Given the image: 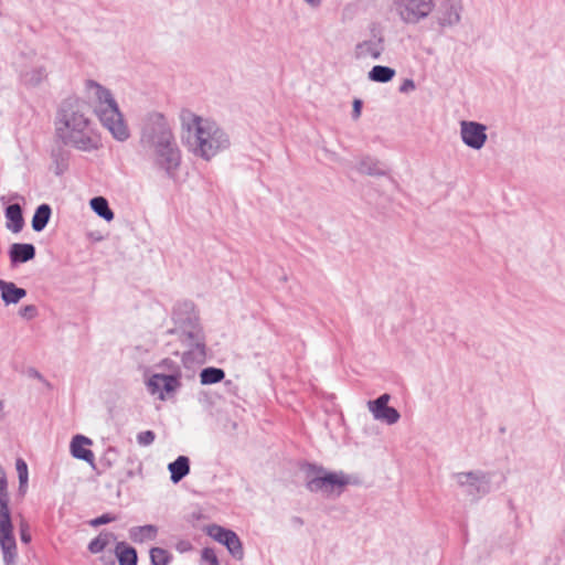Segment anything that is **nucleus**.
Masks as SVG:
<instances>
[{
  "instance_id": "1",
  "label": "nucleus",
  "mask_w": 565,
  "mask_h": 565,
  "mask_svg": "<svg viewBox=\"0 0 565 565\" xmlns=\"http://www.w3.org/2000/svg\"><path fill=\"white\" fill-rule=\"evenodd\" d=\"M140 145L154 166L170 178L175 177L177 146L172 124L161 113L147 114L140 126Z\"/></svg>"
},
{
  "instance_id": "2",
  "label": "nucleus",
  "mask_w": 565,
  "mask_h": 565,
  "mask_svg": "<svg viewBox=\"0 0 565 565\" xmlns=\"http://www.w3.org/2000/svg\"><path fill=\"white\" fill-rule=\"evenodd\" d=\"M181 139L195 157L210 161L231 145L228 135L213 120L203 118L189 109L179 114Z\"/></svg>"
},
{
  "instance_id": "3",
  "label": "nucleus",
  "mask_w": 565,
  "mask_h": 565,
  "mask_svg": "<svg viewBox=\"0 0 565 565\" xmlns=\"http://www.w3.org/2000/svg\"><path fill=\"white\" fill-rule=\"evenodd\" d=\"M57 138L66 146L81 151H93L99 147V138L85 107L78 102L63 104L55 122Z\"/></svg>"
},
{
  "instance_id": "4",
  "label": "nucleus",
  "mask_w": 565,
  "mask_h": 565,
  "mask_svg": "<svg viewBox=\"0 0 565 565\" xmlns=\"http://www.w3.org/2000/svg\"><path fill=\"white\" fill-rule=\"evenodd\" d=\"M179 342L185 348L182 364L186 370H192L191 374H186L190 379L194 369L206 360V339L192 301L179 305Z\"/></svg>"
},
{
  "instance_id": "5",
  "label": "nucleus",
  "mask_w": 565,
  "mask_h": 565,
  "mask_svg": "<svg viewBox=\"0 0 565 565\" xmlns=\"http://www.w3.org/2000/svg\"><path fill=\"white\" fill-rule=\"evenodd\" d=\"M86 90L102 125L116 140L126 141L130 136L129 129L110 90L94 81L86 83Z\"/></svg>"
},
{
  "instance_id": "6",
  "label": "nucleus",
  "mask_w": 565,
  "mask_h": 565,
  "mask_svg": "<svg viewBox=\"0 0 565 565\" xmlns=\"http://www.w3.org/2000/svg\"><path fill=\"white\" fill-rule=\"evenodd\" d=\"M9 502L7 475L3 470H0V547L4 565H15L18 556L17 542L13 534Z\"/></svg>"
},
{
  "instance_id": "7",
  "label": "nucleus",
  "mask_w": 565,
  "mask_h": 565,
  "mask_svg": "<svg viewBox=\"0 0 565 565\" xmlns=\"http://www.w3.org/2000/svg\"><path fill=\"white\" fill-rule=\"evenodd\" d=\"M301 469L305 473V486L310 492L340 495L350 482L343 472H330L316 463L306 462Z\"/></svg>"
},
{
  "instance_id": "8",
  "label": "nucleus",
  "mask_w": 565,
  "mask_h": 565,
  "mask_svg": "<svg viewBox=\"0 0 565 565\" xmlns=\"http://www.w3.org/2000/svg\"><path fill=\"white\" fill-rule=\"evenodd\" d=\"M385 49L386 40L384 28L377 22H372L367 28L366 38L354 45L353 57L356 61H377L381 60Z\"/></svg>"
},
{
  "instance_id": "9",
  "label": "nucleus",
  "mask_w": 565,
  "mask_h": 565,
  "mask_svg": "<svg viewBox=\"0 0 565 565\" xmlns=\"http://www.w3.org/2000/svg\"><path fill=\"white\" fill-rule=\"evenodd\" d=\"M398 19L407 25H416L426 20L435 9V0H392Z\"/></svg>"
},
{
  "instance_id": "10",
  "label": "nucleus",
  "mask_w": 565,
  "mask_h": 565,
  "mask_svg": "<svg viewBox=\"0 0 565 565\" xmlns=\"http://www.w3.org/2000/svg\"><path fill=\"white\" fill-rule=\"evenodd\" d=\"M452 478L472 500L480 499L491 490V478L482 471L456 472Z\"/></svg>"
},
{
  "instance_id": "11",
  "label": "nucleus",
  "mask_w": 565,
  "mask_h": 565,
  "mask_svg": "<svg viewBox=\"0 0 565 565\" xmlns=\"http://www.w3.org/2000/svg\"><path fill=\"white\" fill-rule=\"evenodd\" d=\"M463 12L462 0H438L430 14L440 31L452 29L461 22Z\"/></svg>"
},
{
  "instance_id": "12",
  "label": "nucleus",
  "mask_w": 565,
  "mask_h": 565,
  "mask_svg": "<svg viewBox=\"0 0 565 565\" xmlns=\"http://www.w3.org/2000/svg\"><path fill=\"white\" fill-rule=\"evenodd\" d=\"M205 532L210 537L226 546L228 553L235 559H243V544L239 536L234 531L217 524H211L206 526Z\"/></svg>"
},
{
  "instance_id": "13",
  "label": "nucleus",
  "mask_w": 565,
  "mask_h": 565,
  "mask_svg": "<svg viewBox=\"0 0 565 565\" xmlns=\"http://www.w3.org/2000/svg\"><path fill=\"white\" fill-rule=\"evenodd\" d=\"M460 137L462 142L475 150H480L487 142V126L471 120L460 122Z\"/></svg>"
},
{
  "instance_id": "14",
  "label": "nucleus",
  "mask_w": 565,
  "mask_h": 565,
  "mask_svg": "<svg viewBox=\"0 0 565 565\" xmlns=\"http://www.w3.org/2000/svg\"><path fill=\"white\" fill-rule=\"evenodd\" d=\"M147 388L151 395L161 401L170 398L177 388V376L174 374L156 373L147 381Z\"/></svg>"
},
{
  "instance_id": "15",
  "label": "nucleus",
  "mask_w": 565,
  "mask_h": 565,
  "mask_svg": "<svg viewBox=\"0 0 565 565\" xmlns=\"http://www.w3.org/2000/svg\"><path fill=\"white\" fill-rule=\"evenodd\" d=\"M390 399L391 395L384 393L377 398L369 401L367 407L375 419L393 425L398 422L401 415L396 408L388 406Z\"/></svg>"
},
{
  "instance_id": "16",
  "label": "nucleus",
  "mask_w": 565,
  "mask_h": 565,
  "mask_svg": "<svg viewBox=\"0 0 565 565\" xmlns=\"http://www.w3.org/2000/svg\"><path fill=\"white\" fill-rule=\"evenodd\" d=\"M92 440L83 435H76L72 438L70 450L74 458L81 459L94 466L95 456L86 446H90Z\"/></svg>"
},
{
  "instance_id": "17",
  "label": "nucleus",
  "mask_w": 565,
  "mask_h": 565,
  "mask_svg": "<svg viewBox=\"0 0 565 565\" xmlns=\"http://www.w3.org/2000/svg\"><path fill=\"white\" fill-rule=\"evenodd\" d=\"M356 170L361 174H366L371 177H383L387 174V168L377 159H374L369 156L363 157L359 161Z\"/></svg>"
},
{
  "instance_id": "18",
  "label": "nucleus",
  "mask_w": 565,
  "mask_h": 565,
  "mask_svg": "<svg viewBox=\"0 0 565 565\" xmlns=\"http://www.w3.org/2000/svg\"><path fill=\"white\" fill-rule=\"evenodd\" d=\"M1 299L6 305H15L26 296L23 288L17 287L15 284L0 279Z\"/></svg>"
},
{
  "instance_id": "19",
  "label": "nucleus",
  "mask_w": 565,
  "mask_h": 565,
  "mask_svg": "<svg viewBox=\"0 0 565 565\" xmlns=\"http://www.w3.org/2000/svg\"><path fill=\"white\" fill-rule=\"evenodd\" d=\"M9 256L13 264L25 263L34 258L35 247L32 244L14 243L10 247Z\"/></svg>"
},
{
  "instance_id": "20",
  "label": "nucleus",
  "mask_w": 565,
  "mask_h": 565,
  "mask_svg": "<svg viewBox=\"0 0 565 565\" xmlns=\"http://www.w3.org/2000/svg\"><path fill=\"white\" fill-rule=\"evenodd\" d=\"M6 217L8 220L7 228L13 233H19L24 226L22 209L18 203L11 204L6 209Z\"/></svg>"
},
{
  "instance_id": "21",
  "label": "nucleus",
  "mask_w": 565,
  "mask_h": 565,
  "mask_svg": "<svg viewBox=\"0 0 565 565\" xmlns=\"http://www.w3.org/2000/svg\"><path fill=\"white\" fill-rule=\"evenodd\" d=\"M158 534L154 525L148 524L142 526H134L129 530V539L135 543H145L153 541Z\"/></svg>"
},
{
  "instance_id": "22",
  "label": "nucleus",
  "mask_w": 565,
  "mask_h": 565,
  "mask_svg": "<svg viewBox=\"0 0 565 565\" xmlns=\"http://www.w3.org/2000/svg\"><path fill=\"white\" fill-rule=\"evenodd\" d=\"M395 74V70L390 66L375 65L367 73V77L371 82L388 83L394 78Z\"/></svg>"
},
{
  "instance_id": "23",
  "label": "nucleus",
  "mask_w": 565,
  "mask_h": 565,
  "mask_svg": "<svg viewBox=\"0 0 565 565\" xmlns=\"http://www.w3.org/2000/svg\"><path fill=\"white\" fill-rule=\"evenodd\" d=\"M89 205L92 210L107 222L114 220V212L108 205V201L103 196H95L90 200Z\"/></svg>"
},
{
  "instance_id": "24",
  "label": "nucleus",
  "mask_w": 565,
  "mask_h": 565,
  "mask_svg": "<svg viewBox=\"0 0 565 565\" xmlns=\"http://www.w3.org/2000/svg\"><path fill=\"white\" fill-rule=\"evenodd\" d=\"M225 377L223 369L209 366L201 371L200 381L202 385H211L221 382Z\"/></svg>"
},
{
  "instance_id": "25",
  "label": "nucleus",
  "mask_w": 565,
  "mask_h": 565,
  "mask_svg": "<svg viewBox=\"0 0 565 565\" xmlns=\"http://www.w3.org/2000/svg\"><path fill=\"white\" fill-rule=\"evenodd\" d=\"M116 553L120 565H137V552L134 547L121 542L117 544Z\"/></svg>"
},
{
  "instance_id": "26",
  "label": "nucleus",
  "mask_w": 565,
  "mask_h": 565,
  "mask_svg": "<svg viewBox=\"0 0 565 565\" xmlns=\"http://www.w3.org/2000/svg\"><path fill=\"white\" fill-rule=\"evenodd\" d=\"M51 216V207L47 204H41L32 218V227L34 231H42L49 223Z\"/></svg>"
},
{
  "instance_id": "27",
  "label": "nucleus",
  "mask_w": 565,
  "mask_h": 565,
  "mask_svg": "<svg viewBox=\"0 0 565 565\" xmlns=\"http://www.w3.org/2000/svg\"><path fill=\"white\" fill-rule=\"evenodd\" d=\"M15 469H17L18 478H19L18 492H19V495L24 497L28 491V487H29L28 486V482H29L28 465L23 459L19 458L15 461Z\"/></svg>"
},
{
  "instance_id": "28",
  "label": "nucleus",
  "mask_w": 565,
  "mask_h": 565,
  "mask_svg": "<svg viewBox=\"0 0 565 565\" xmlns=\"http://www.w3.org/2000/svg\"><path fill=\"white\" fill-rule=\"evenodd\" d=\"M113 536L111 533L102 532L97 537H95L90 543L88 544V550L93 554H98L108 545L110 537Z\"/></svg>"
},
{
  "instance_id": "29",
  "label": "nucleus",
  "mask_w": 565,
  "mask_h": 565,
  "mask_svg": "<svg viewBox=\"0 0 565 565\" xmlns=\"http://www.w3.org/2000/svg\"><path fill=\"white\" fill-rule=\"evenodd\" d=\"M150 559L152 565H167L169 562V555L166 550L153 547L150 550Z\"/></svg>"
},
{
  "instance_id": "30",
  "label": "nucleus",
  "mask_w": 565,
  "mask_h": 565,
  "mask_svg": "<svg viewBox=\"0 0 565 565\" xmlns=\"http://www.w3.org/2000/svg\"><path fill=\"white\" fill-rule=\"evenodd\" d=\"M68 168V158L65 154H58L54 157V162L52 166L53 172L56 175L63 174Z\"/></svg>"
},
{
  "instance_id": "31",
  "label": "nucleus",
  "mask_w": 565,
  "mask_h": 565,
  "mask_svg": "<svg viewBox=\"0 0 565 565\" xmlns=\"http://www.w3.org/2000/svg\"><path fill=\"white\" fill-rule=\"evenodd\" d=\"M201 559L209 565H220V561L212 547H204L201 552Z\"/></svg>"
},
{
  "instance_id": "32",
  "label": "nucleus",
  "mask_w": 565,
  "mask_h": 565,
  "mask_svg": "<svg viewBox=\"0 0 565 565\" xmlns=\"http://www.w3.org/2000/svg\"><path fill=\"white\" fill-rule=\"evenodd\" d=\"M190 472V459L186 456L179 455V481Z\"/></svg>"
},
{
  "instance_id": "33",
  "label": "nucleus",
  "mask_w": 565,
  "mask_h": 565,
  "mask_svg": "<svg viewBox=\"0 0 565 565\" xmlns=\"http://www.w3.org/2000/svg\"><path fill=\"white\" fill-rule=\"evenodd\" d=\"M137 439L140 445L148 446L154 440V434L151 430H146L140 433Z\"/></svg>"
},
{
  "instance_id": "34",
  "label": "nucleus",
  "mask_w": 565,
  "mask_h": 565,
  "mask_svg": "<svg viewBox=\"0 0 565 565\" xmlns=\"http://www.w3.org/2000/svg\"><path fill=\"white\" fill-rule=\"evenodd\" d=\"M114 520H115V516H111L110 514H103L96 519L90 520L89 524L94 527H97L99 525L113 522Z\"/></svg>"
},
{
  "instance_id": "35",
  "label": "nucleus",
  "mask_w": 565,
  "mask_h": 565,
  "mask_svg": "<svg viewBox=\"0 0 565 565\" xmlns=\"http://www.w3.org/2000/svg\"><path fill=\"white\" fill-rule=\"evenodd\" d=\"M36 308L33 305H28L20 309V316L24 319H32L36 316Z\"/></svg>"
},
{
  "instance_id": "36",
  "label": "nucleus",
  "mask_w": 565,
  "mask_h": 565,
  "mask_svg": "<svg viewBox=\"0 0 565 565\" xmlns=\"http://www.w3.org/2000/svg\"><path fill=\"white\" fill-rule=\"evenodd\" d=\"M352 118L358 119L361 116L363 103L361 99H354L352 105Z\"/></svg>"
},
{
  "instance_id": "37",
  "label": "nucleus",
  "mask_w": 565,
  "mask_h": 565,
  "mask_svg": "<svg viewBox=\"0 0 565 565\" xmlns=\"http://www.w3.org/2000/svg\"><path fill=\"white\" fill-rule=\"evenodd\" d=\"M28 524L22 521L20 524V534H21V541L24 543H29L31 541V535L28 532Z\"/></svg>"
},
{
  "instance_id": "38",
  "label": "nucleus",
  "mask_w": 565,
  "mask_h": 565,
  "mask_svg": "<svg viewBox=\"0 0 565 565\" xmlns=\"http://www.w3.org/2000/svg\"><path fill=\"white\" fill-rule=\"evenodd\" d=\"M415 89V83L411 78L404 79V82L399 86L401 93H408Z\"/></svg>"
},
{
  "instance_id": "39",
  "label": "nucleus",
  "mask_w": 565,
  "mask_h": 565,
  "mask_svg": "<svg viewBox=\"0 0 565 565\" xmlns=\"http://www.w3.org/2000/svg\"><path fill=\"white\" fill-rule=\"evenodd\" d=\"M168 469L171 473V480L173 483H177V478H178V475H177V460L172 461L169 463L168 466Z\"/></svg>"
},
{
  "instance_id": "40",
  "label": "nucleus",
  "mask_w": 565,
  "mask_h": 565,
  "mask_svg": "<svg viewBox=\"0 0 565 565\" xmlns=\"http://www.w3.org/2000/svg\"><path fill=\"white\" fill-rule=\"evenodd\" d=\"M6 416V402L3 399H0V420L4 419Z\"/></svg>"
},
{
  "instance_id": "41",
  "label": "nucleus",
  "mask_w": 565,
  "mask_h": 565,
  "mask_svg": "<svg viewBox=\"0 0 565 565\" xmlns=\"http://www.w3.org/2000/svg\"><path fill=\"white\" fill-rule=\"evenodd\" d=\"M305 1L312 7H318L321 3V0H305Z\"/></svg>"
},
{
  "instance_id": "42",
  "label": "nucleus",
  "mask_w": 565,
  "mask_h": 565,
  "mask_svg": "<svg viewBox=\"0 0 565 565\" xmlns=\"http://www.w3.org/2000/svg\"><path fill=\"white\" fill-rule=\"evenodd\" d=\"M183 545H189V543L179 542V550H180V551L185 550V546H183Z\"/></svg>"
},
{
  "instance_id": "43",
  "label": "nucleus",
  "mask_w": 565,
  "mask_h": 565,
  "mask_svg": "<svg viewBox=\"0 0 565 565\" xmlns=\"http://www.w3.org/2000/svg\"><path fill=\"white\" fill-rule=\"evenodd\" d=\"M294 522L300 525L302 524V520L299 516H295Z\"/></svg>"
}]
</instances>
